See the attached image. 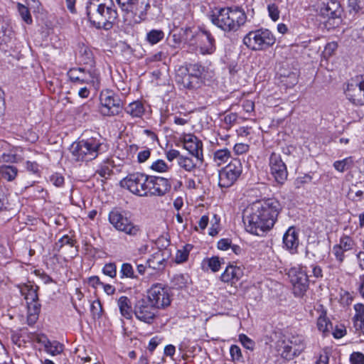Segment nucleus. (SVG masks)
<instances>
[{
    "mask_svg": "<svg viewBox=\"0 0 364 364\" xmlns=\"http://www.w3.org/2000/svg\"><path fill=\"white\" fill-rule=\"evenodd\" d=\"M249 149V146L243 143L236 144L234 146L233 150L237 155L242 154L247 152Z\"/></svg>",
    "mask_w": 364,
    "mask_h": 364,
    "instance_id": "e2e57ef3",
    "label": "nucleus"
},
{
    "mask_svg": "<svg viewBox=\"0 0 364 364\" xmlns=\"http://www.w3.org/2000/svg\"><path fill=\"white\" fill-rule=\"evenodd\" d=\"M18 10L19 14L21 15L22 19L28 24H31L33 22L31 15L28 9L24 5L18 3Z\"/></svg>",
    "mask_w": 364,
    "mask_h": 364,
    "instance_id": "de8ad7c7",
    "label": "nucleus"
},
{
    "mask_svg": "<svg viewBox=\"0 0 364 364\" xmlns=\"http://www.w3.org/2000/svg\"><path fill=\"white\" fill-rule=\"evenodd\" d=\"M203 34L205 36L208 43H210V46H204L201 47V52L203 54H212L215 52V40L214 37L212 36L210 31H203Z\"/></svg>",
    "mask_w": 364,
    "mask_h": 364,
    "instance_id": "72a5a7b5",
    "label": "nucleus"
},
{
    "mask_svg": "<svg viewBox=\"0 0 364 364\" xmlns=\"http://www.w3.org/2000/svg\"><path fill=\"white\" fill-rule=\"evenodd\" d=\"M269 16L273 21H277L279 18L280 11L279 6L276 2L270 3L267 5Z\"/></svg>",
    "mask_w": 364,
    "mask_h": 364,
    "instance_id": "49530a36",
    "label": "nucleus"
},
{
    "mask_svg": "<svg viewBox=\"0 0 364 364\" xmlns=\"http://www.w3.org/2000/svg\"><path fill=\"white\" fill-rule=\"evenodd\" d=\"M282 205L276 198L258 200L252 203L247 210L244 218L247 232L263 236L274 225Z\"/></svg>",
    "mask_w": 364,
    "mask_h": 364,
    "instance_id": "f257e3e1",
    "label": "nucleus"
},
{
    "mask_svg": "<svg viewBox=\"0 0 364 364\" xmlns=\"http://www.w3.org/2000/svg\"><path fill=\"white\" fill-rule=\"evenodd\" d=\"M121 277L136 278L134 275L132 266L129 263H124L120 270Z\"/></svg>",
    "mask_w": 364,
    "mask_h": 364,
    "instance_id": "3c124183",
    "label": "nucleus"
},
{
    "mask_svg": "<svg viewBox=\"0 0 364 364\" xmlns=\"http://www.w3.org/2000/svg\"><path fill=\"white\" fill-rule=\"evenodd\" d=\"M269 167L272 175L279 184H283L287 178L288 173L286 164L283 162L281 156L274 152L269 156Z\"/></svg>",
    "mask_w": 364,
    "mask_h": 364,
    "instance_id": "2eb2a0df",
    "label": "nucleus"
},
{
    "mask_svg": "<svg viewBox=\"0 0 364 364\" xmlns=\"http://www.w3.org/2000/svg\"><path fill=\"white\" fill-rule=\"evenodd\" d=\"M355 314L353 318V328L356 332L361 333L364 326V305L357 304L354 306Z\"/></svg>",
    "mask_w": 364,
    "mask_h": 364,
    "instance_id": "b1692460",
    "label": "nucleus"
},
{
    "mask_svg": "<svg viewBox=\"0 0 364 364\" xmlns=\"http://www.w3.org/2000/svg\"><path fill=\"white\" fill-rule=\"evenodd\" d=\"M38 286H33L30 284H25L21 289V293L24 296L26 302H38Z\"/></svg>",
    "mask_w": 364,
    "mask_h": 364,
    "instance_id": "cd10ccee",
    "label": "nucleus"
},
{
    "mask_svg": "<svg viewBox=\"0 0 364 364\" xmlns=\"http://www.w3.org/2000/svg\"><path fill=\"white\" fill-rule=\"evenodd\" d=\"M27 323L33 326L37 321L41 312V305L38 302H28Z\"/></svg>",
    "mask_w": 364,
    "mask_h": 364,
    "instance_id": "a878e982",
    "label": "nucleus"
},
{
    "mask_svg": "<svg viewBox=\"0 0 364 364\" xmlns=\"http://www.w3.org/2000/svg\"><path fill=\"white\" fill-rule=\"evenodd\" d=\"M203 264L208 265L212 272H216L219 271L221 266V260L218 257H212L210 258H206L203 260Z\"/></svg>",
    "mask_w": 364,
    "mask_h": 364,
    "instance_id": "37998d69",
    "label": "nucleus"
},
{
    "mask_svg": "<svg viewBox=\"0 0 364 364\" xmlns=\"http://www.w3.org/2000/svg\"><path fill=\"white\" fill-rule=\"evenodd\" d=\"M90 311L94 317L100 318L102 316L103 309L100 300H95L92 303Z\"/></svg>",
    "mask_w": 364,
    "mask_h": 364,
    "instance_id": "6e6d98bb",
    "label": "nucleus"
},
{
    "mask_svg": "<svg viewBox=\"0 0 364 364\" xmlns=\"http://www.w3.org/2000/svg\"><path fill=\"white\" fill-rule=\"evenodd\" d=\"M100 112L105 117L118 115L123 110V102L119 96L111 90H104L100 95Z\"/></svg>",
    "mask_w": 364,
    "mask_h": 364,
    "instance_id": "423d86ee",
    "label": "nucleus"
},
{
    "mask_svg": "<svg viewBox=\"0 0 364 364\" xmlns=\"http://www.w3.org/2000/svg\"><path fill=\"white\" fill-rule=\"evenodd\" d=\"M124 111L132 117H141L145 112L144 104L141 101H134L124 108Z\"/></svg>",
    "mask_w": 364,
    "mask_h": 364,
    "instance_id": "bb28decb",
    "label": "nucleus"
},
{
    "mask_svg": "<svg viewBox=\"0 0 364 364\" xmlns=\"http://www.w3.org/2000/svg\"><path fill=\"white\" fill-rule=\"evenodd\" d=\"M230 353L232 361H242L243 359L241 349L236 345L231 346L230 348Z\"/></svg>",
    "mask_w": 364,
    "mask_h": 364,
    "instance_id": "5fc2aeb1",
    "label": "nucleus"
},
{
    "mask_svg": "<svg viewBox=\"0 0 364 364\" xmlns=\"http://www.w3.org/2000/svg\"><path fill=\"white\" fill-rule=\"evenodd\" d=\"M193 246L191 245H186L183 246L182 250H178L176 252V263H183L187 260L189 252L192 249Z\"/></svg>",
    "mask_w": 364,
    "mask_h": 364,
    "instance_id": "a19ab883",
    "label": "nucleus"
},
{
    "mask_svg": "<svg viewBox=\"0 0 364 364\" xmlns=\"http://www.w3.org/2000/svg\"><path fill=\"white\" fill-rule=\"evenodd\" d=\"M189 33L192 34L191 28L187 27L186 28L175 29L170 33L175 45L180 44L183 41H186L188 38ZM193 36V35H191Z\"/></svg>",
    "mask_w": 364,
    "mask_h": 364,
    "instance_id": "c85d7f7f",
    "label": "nucleus"
},
{
    "mask_svg": "<svg viewBox=\"0 0 364 364\" xmlns=\"http://www.w3.org/2000/svg\"><path fill=\"white\" fill-rule=\"evenodd\" d=\"M149 188V196H164L171 188V183L168 178L149 176L147 183Z\"/></svg>",
    "mask_w": 364,
    "mask_h": 364,
    "instance_id": "4468645a",
    "label": "nucleus"
},
{
    "mask_svg": "<svg viewBox=\"0 0 364 364\" xmlns=\"http://www.w3.org/2000/svg\"><path fill=\"white\" fill-rule=\"evenodd\" d=\"M183 147L198 161L203 162V143L193 134H186L183 138Z\"/></svg>",
    "mask_w": 364,
    "mask_h": 364,
    "instance_id": "a211bd4d",
    "label": "nucleus"
},
{
    "mask_svg": "<svg viewBox=\"0 0 364 364\" xmlns=\"http://www.w3.org/2000/svg\"><path fill=\"white\" fill-rule=\"evenodd\" d=\"M150 168L156 172L164 173L168 171L169 167L164 160L158 159L152 163V164L150 166Z\"/></svg>",
    "mask_w": 364,
    "mask_h": 364,
    "instance_id": "09e8293b",
    "label": "nucleus"
},
{
    "mask_svg": "<svg viewBox=\"0 0 364 364\" xmlns=\"http://www.w3.org/2000/svg\"><path fill=\"white\" fill-rule=\"evenodd\" d=\"M364 90V81H359L354 82L353 81L348 84L346 90V97L355 105H363V96L364 95L362 92Z\"/></svg>",
    "mask_w": 364,
    "mask_h": 364,
    "instance_id": "aec40b11",
    "label": "nucleus"
},
{
    "mask_svg": "<svg viewBox=\"0 0 364 364\" xmlns=\"http://www.w3.org/2000/svg\"><path fill=\"white\" fill-rule=\"evenodd\" d=\"M230 157V151L228 149L218 150L214 154V160L218 164L225 163Z\"/></svg>",
    "mask_w": 364,
    "mask_h": 364,
    "instance_id": "79ce46f5",
    "label": "nucleus"
},
{
    "mask_svg": "<svg viewBox=\"0 0 364 364\" xmlns=\"http://www.w3.org/2000/svg\"><path fill=\"white\" fill-rule=\"evenodd\" d=\"M189 281L188 274H176L171 279L172 287L174 289H183L186 287Z\"/></svg>",
    "mask_w": 364,
    "mask_h": 364,
    "instance_id": "f704fd0d",
    "label": "nucleus"
},
{
    "mask_svg": "<svg viewBox=\"0 0 364 364\" xmlns=\"http://www.w3.org/2000/svg\"><path fill=\"white\" fill-rule=\"evenodd\" d=\"M164 38V33L162 30L152 29L146 33V39L151 45L161 41Z\"/></svg>",
    "mask_w": 364,
    "mask_h": 364,
    "instance_id": "c9c22d12",
    "label": "nucleus"
},
{
    "mask_svg": "<svg viewBox=\"0 0 364 364\" xmlns=\"http://www.w3.org/2000/svg\"><path fill=\"white\" fill-rule=\"evenodd\" d=\"M18 169L13 166L3 165L0 166V174L4 179L11 181L15 179L17 176Z\"/></svg>",
    "mask_w": 364,
    "mask_h": 364,
    "instance_id": "473e14b6",
    "label": "nucleus"
},
{
    "mask_svg": "<svg viewBox=\"0 0 364 364\" xmlns=\"http://www.w3.org/2000/svg\"><path fill=\"white\" fill-rule=\"evenodd\" d=\"M193 79V75H190V73L188 72L186 67L180 68L176 75V83L188 90L199 88L198 85L196 83V80Z\"/></svg>",
    "mask_w": 364,
    "mask_h": 364,
    "instance_id": "412c9836",
    "label": "nucleus"
},
{
    "mask_svg": "<svg viewBox=\"0 0 364 364\" xmlns=\"http://www.w3.org/2000/svg\"><path fill=\"white\" fill-rule=\"evenodd\" d=\"M282 241L284 248L291 254L297 253L299 245V230L294 226L289 227L284 234Z\"/></svg>",
    "mask_w": 364,
    "mask_h": 364,
    "instance_id": "6ab92c4d",
    "label": "nucleus"
},
{
    "mask_svg": "<svg viewBox=\"0 0 364 364\" xmlns=\"http://www.w3.org/2000/svg\"><path fill=\"white\" fill-rule=\"evenodd\" d=\"M318 12L323 18L331 21L341 18L343 10L338 0H321Z\"/></svg>",
    "mask_w": 364,
    "mask_h": 364,
    "instance_id": "ddd939ff",
    "label": "nucleus"
},
{
    "mask_svg": "<svg viewBox=\"0 0 364 364\" xmlns=\"http://www.w3.org/2000/svg\"><path fill=\"white\" fill-rule=\"evenodd\" d=\"M243 276V271L240 267L229 265L220 276V279L225 283H235Z\"/></svg>",
    "mask_w": 364,
    "mask_h": 364,
    "instance_id": "4be33fe9",
    "label": "nucleus"
},
{
    "mask_svg": "<svg viewBox=\"0 0 364 364\" xmlns=\"http://www.w3.org/2000/svg\"><path fill=\"white\" fill-rule=\"evenodd\" d=\"M108 219L109 223L119 231L132 236H135L139 232V227L134 225L117 208L109 212Z\"/></svg>",
    "mask_w": 364,
    "mask_h": 364,
    "instance_id": "9b49d317",
    "label": "nucleus"
},
{
    "mask_svg": "<svg viewBox=\"0 0 364 364\" xmlns=\"http://www.w3.org/2000/svg\"><path fill=\"white\" fill-rule=\"evenodd\" d=\"M79 58L85 65L92 66L94 57L92 50L85 45H79Z\"/></svg>",
    "mask_w": 364,
    "mask_h": 364,
    "instance_id": "c756f323",
    "label": "nucleus"
},
{
    "mask_svg": "<svg viewBox=\"0 0 364 364\" xmlns=\"http://www.w3.org/2000/svg\"><path fill=\"white\" fill-rule=\"evenodd\" d=\"M86 14L90 22L97 28L109 30L117 18L118 14L114 6L98 1H89L86 6Z\"/></svg>",
    "mask_w": 364,
    "mask_h": 364,
    "instance_id": "20e7f679",
    "label": "nucleus"
},
{
    "mask_svg": "<svg viewBox=\"0 0 364 364\" xmlns=\"http://www.w3.org/2000/svg\"><path fill=\"white\" fill-rule=\"evenodd\" d=\"M114 167L113 161L107 159L104 161L99 169L97 170V173L102 178H107L113 173L112 168Z\"/></svg>",
    "mask_w": 364,
    "mask_h": 364,
    "instance_id": "2f4dec72",
    "label": "nucleus"
},
{
    "mask_svg": "<svg viewBox=\"0 0 364 364\" xmlns=\"http://www.w3.org/2000/svg\"><path fill=\"white\" fill-rule=\"evenodd\" d=\"M294 349H301V353L304 351L305 346L301 336H292L287 341Z\"/></svg>",
    "mask_w": 364,
    "mask_h": 364,
    "instance_id": "a18cd8bd",
    "label": "nucleus"
},
{
    "mask_svg": "<svg viewBox=\"0 0 364 364\" xmlns=\"http://www.w3.org/2000/svg\"><path fill=\"white\" fill-rule=\"evenodd\" d=\"M239 340L245 348L251 350H252L254 349L255 342L252 340H251L250 338H248L246 335H245V334L240 335Z\"/></svg>",
    "mask_w": 364,
    "mask_h": 364,
    "instance_id": "13d9d810",
    "label": "nucleus"
},
{
    "mask_svg": "<svg viewBox=\"0 0 364 364\" xmlns=\"http://www.w3.org/2000/svg\"><path fill=\"white\" fill-rule=\"evenodd\" d=\"M276 41L273 33L268 29L260 28L250 31L243 38V43L251 50H264Z\"/></svg>",
    "mask_w": 364,
    "mask_h": 364,
    "instance_id": "39448f33",
    "label": "nucleus"
},
{
    "mask_svg": "<svg viewBox=\"0 0 364 364\" xmlns=\"http://www.w3.org/2000/svg\"><path fill=\"white\" fill-rule=\"evenodd\" d=\"M231 246V241L229 239H221L218 242V247L221 250H227Z\"/></svg>",
    "mask_w": 364,
    "mask_h": 364,
    "instance_id": "338daca9",
    "label": "nucleus"
},
{
    "mask_svg": "<svg viewBox=\"0 0 364 364\" xmlns=\"http://www.w3.org/2000/svg\"><path fill=\"white\" fill-rule=\"evenodd\" d=\"M117 306L119 307L121 315L127 319L132 317L134 310L132 307L130 299L125 296H122L117 300Z\"/></svg>",
    "mask_w": 364,
    "mask_h": 364,
    "instance_id": "393cba45",
    "label": "nucleus"
},
{
    "mask_svg": "<svg viewBox=\"0 0 364 364\" xmlns=\"http://www.w3.org/2000/svg\"><path fill=\"white\" fill-rule=\"evenodd\" d=\"M328 325H331L326 316V313L322 314L318 318L317 326L320 331L325 333L328 331Z\"/></svg>",
    "mask_w": 364,
    "mask_h": 364,
    "instance_id": "8fccbe9b",
    "label": "nucleus"
},
{
    "mask_svg": "<svg viewBox=\"0 0 364 364\" xmlns=\"http://www.w3.org/2000/svg\"><path fill=\"white\" fill-rule=\"evenodd\" d=\"M134 314L139 321L151 324L157 316L158 309L147 298H142L135 303Z\"/></svg>",
    "mask_w": 364,
    "mask_h": 364,
    "instance_id": "f8f14e48",
    "label": "nucleus"
},
{
    "mask_svg": "<svg viewBox=\"0 0 364 364\" xmlns=\"http://www.w3.org/2000/svg\"><path fill=\"white\" fill-rule=\"evenodd\" d=\"M50 182L56 187H61L64 184V177L59 173H54L50 177Z\"/></svg>",
    "mask_w": 364,
    "mask_h": 364,
    "instance_id": "052dcab7",
    "label": "nucleus"
},
{
    "mask_svg": "<svg viewBox=\"0 0 364 364\" xmlns=\"http://www.w3.org/2000/svg\"><path fill=\"white\" fill-rule=\"evenodd\" d=\"M102 272L104 274L109 276L111 278H114L117 276V266L114 262L106 264L103 269Z\"/></svg>",
    "mask_w": 364,
    "mask_h": 364,
    "instance_id": "864d4df0",
    "label": "nucleus"
},
{
    "mask_svg": "<svg viewBox=\"0 0 364 364\" xmlns=\"http://www.w3.org/2000/svg\"><path fill=\"white\" fill-rule=\"evenodd\" d=\"M151 155V151L149 149H146L141 151H139L137 156L138 161L139 163H143L146 161Z\"/></svg>",
    "mask_w": 364,
    "mask_h": 364,
    "instance_id": "774afa93",
    "label": "nucleus"
},
{
    "mask_svg": "<svg viewBox=\"0 0 364 364\" xmlns=\"http://www.w3.org/2000/svg\"><path fill=\"white\" fill-rule=\"evenodd\" d=\"M14 37V31L10 23L4 19H0V46H9Z\"/></svg>",
    "mask_w": 364,
    "mask_h": 364,
    "instance_id": "5701e85b",
    "label": "nucleus"
},
{
    "mask_svg": "<svg viewBox=\"0 0 364 364\" xmlns=\"http://www.w3.org/2000/svg\"><path fill=\"white\" fill-rule=\"evenodd\" d=\"M213 24L225 32H235L247 21L245 11L239 6L215 7L208 14Z\"/></svg>",
    "mask_w": 364,
    "mask_h": 364,
    "instance_id": "f03ea898",
    "label": "nucleus"
},
{
    "mask_svg": "<svg viewBox=\"0 0 364 364\" xmlns=\"http://www.w3.org/2000/svg\"><path fill=\"white\" fill-rule=\"evenodd\" d=\"M350 364H364V355L360 352H353L350 356Z\"/></svg>",
    "mask_w": 364,
    "mask_h": 364,
    "instance_id": "bf43d9fd",
    "label": "nucleus"
},
{
    "mask_svg": "<svg viewBox=\"0 0 364 364\" xmlns=\"http://www.w3.org/2000/svg\"><path fill=\"white\" fill-rule=\"evenodd\" d=\"M288 276L293 286V293L296 297H301L309 289V276L301 267H291Z\"/></svg>",
    "mask_w": 364,
    "mask_h": 364,
    "instance_id": "9d476101",
    "label": "nucleus"
},
{
    "mask_svg": "<svg viewBox=\"0 0 364 364\" xmlns=\"http://www.w3.org/2000/svg\"><path fill=\"white\" fill-rule=\"evenodd\" d=\"M352 162V160L350 158H346L341 161H336L333 164V167L340 172H343L345 170L348 169L350 164Z\"/></svg>",
    "mask_w": 364,
    "mask_h": 364,
    "instance_id": "603ef678",
    "label": "nucleus"
},
{
    "mask_svg": "<svg viewBox=\"0 0 364 364\" xmlns=\"http://www.w3.org/2000/svg\"><path fill=\"white\" fill-rule=\"evenodd\" d=\"M149 175L140 172L128 174L120 181V186L140 197L149 196L148 181Z\"/></svg>",
    "mask_w": 364,
    "mask_h": 364,
    "instance_id": "0eeeda50",
    "label": "nucleus"
},
{
    "mask_svg": "<svg viewBox=\"0 0 364 364\" xmlns=\"http://www.w3.org/2000/svg\"><path fill=\"white\" fill-rule=\"evenodd\" d=\"M146 298L158 309H165L171 302L170 289L159 283L151 286L147 292Z\"/></svg>",
    "mask_w": 364,
    "mask_h": 364,
    "instance_id": "1a4fd4ad",
    "label": "nucleus"
},
{
    "mask_svg": "<svg viewBox=\"0 0 364 364\" xmlns=\"http://www.w3.org/2000/svg\"><path fill=\"white\" fill-rule=\"evenodd\" d=\"M353 244V242L351 238L348 236H345L341 238L340 243L337 245L341 247V248L346 252L352 248Z\"/></svg>",
    "mask_w": 364,
    "mask_h": 364,
    "instance_id": "4d7b16f0",
    "label": "nucleus"
},
{
    "mask_svg": "<svg viewBox=\"0 0 364 364\" xmlns=\"http://www.w3.org/2000/svg\"><path fill=\"white\" fill-rule=\"evenodd\" d=\"M358 0H348V7L350 8V13L353 11L355 14H357L361 9Z\"/></svg>",
    "mask_w": 364,
    "mask_h": 364,
    "instance_id": "69168bd1",
    "label": "nucleus"
},
{
    "mask_svg": "<svg viewBox=\"0 0 364 364\" xmlns=\"http://www.w3.org/2000/svg\"><path fill=\"white\" fill-rule=\"evenodd\" d=\"M119 7L126 13L133 12L135 6L138 4L139 0H116Z\"/></svg>",
    "mask_w": 364,
    "mask_h": 364,
    "instance_id": "ea45409f",
    "label": "nucleus"
},
{
    "mask_svg": "<svg viewBox=\"0 0 364 364\" xmlns=\"http://www.w3.org/2000/svg\"><path fill=\"white\" fill-rule=\"evenodd\" d=\"M281 82L287 87H291L297 83V75L294 72H288V75L284 73H279Z\"/></svg>",
    "mask_w": 364,
    "mask_h": 364,
    "instance_id": "4c0bfd02",
    "label": "nucleus"
},
{
    "mask_svg": "<svg viewBox=\"0 0 364 364\" xmlns=\"http://www.w3.org/2000/svg\"><path fill=\"white\" fill-rule=\"evenodd\" d=\"M165 262V259H160L159 254H156L152 258L146 260L148 268L158 270L162 269L164 267Z\"/></svg>",
    "mask_w": 364,
    "mask_h": 364,
    "instance_id": "e433bc0d",
    "label": "nucleus"
},
{
    "mask_svg": "<svg viewBox=\"0 0 364 364\" xmlns=\"http://www.w3.org/2000/svg\"><path fill=\"white\" fill-rule=\"evenodd\" d=\"M344 252L345 251L341 248V247L336 245L333 247V253L335 255L337 260L340 262H342L344 259Z\"/></svg>",
    "mask_w": 364,
    "mask_h": 364,
    "instance_id": "680f3d73",
    "label": "nucleus"
},
{
    "mask_svg": "<svg viewBox=\"0 0 364 364\" xmlns=\"http://www.w3.org/2000/svg\"><path fill=\"white\" fill-rule=\"evenodd\" d=\"M64 349V346L58 341H52L50 344L45 350L51 355H58L60 354Z\"/></svg>",
    "mask_w": 364,
    "mask_h": 364,
    "instance_id": "58836bf2",
    "label": "nucleus"
},
{
    "mask_svg": "<svg viewBox=\"0 0 364 364\" xmlns=\"http://www.w3.org/2000/svg\"><path fill=\"white\" fill-rule=\"evenodd\" d=\"M282 351L281 356L287 360H293L301 354V349H294L286 341H282Z\"/></svg>",
    "mask_w": 364,
    "mask_h": 364,
    "instance_id": "7c9ffc66",
    "label": "nucleus"
},
{
    "mask_svg": "<svg viewBox=\"0 0 364 364\" xmlns=\"http://www.w3.org/2000/svg\"><path fill=\"white\" fill-rule=\"evenodd\" d=\"M74 242L75 241L73 240H72L68 235H66L58 240V243H56V245L60 244L59 248H61L65 245H69L70 246L73 247L74 246Z\"/></svg>",
    "mask_w": 364,
    "mask_h": 364,
    "instance_id": "0e129e2a",
    "label": "nucleus"
},
{
    "mask_svg": "<svg viewBox=\"0 0 364 364\" xmlns=\"http://www.w3.org/2000/svg\"><path fill=\"white\" fill-rule=\"evenodd\" d=\"M108 150V145L102 139L91 137L73 142L70 151L77 161H90Z\"/></svg>",
    "mask_w": 364,
    "mask_h": 364,
    "instance_id": "7ed1b4c3",
    "label": "nucleus"
},
{
    "mask_svg": "<svg viewBox=\"0 0 364 364\" xmlns=\"http://www.w3.org/2000/svg\"><path fill=\"white\" fill-rule=\"evenodd\" d=\"M178 164L187 171H193L196 166V164L191 158L183 156L179 157Z\"/></svg>",
    "mask_w": 364,
    "mask_h": 364,
    "instance_id": "c03bdc74",
    "label": "nucleus"
},
{
    "mask_svg": "<svg viewBox=\"0 0 364 364\" xmlns=\"http://www.w3.org/2000/svg\"><path fill=\"white\" fill-rule=\"evenodd\" d=\"M67 75L75 85L95 83V79L98 82V77L95 73L82 68H73L68 70Z\"/></svg>",
    "mask_w": 364,
    "mask_h": 364,
    "instance_id": "dca6fc26",
    "label": "nucleus"
},
{
    "mask_svg": "<svg viewBox=\"0 0 364 364\" xmlns=\"http://www.w3.org/2000/svg\"><path fill=\"white\" fill-rule=\"evenodd\" d=\"M242 171V164L238 159H233L228 165L219 171V186L221 188L232 186Z\"/></svg>",
    "mask_w": 364,
    "mask_h": 364,
    "instance_id": "6e6552de",
    "label": "nucleus"
},
{
    "mask_svg": "<svg viewBox=\"0 0 364 364\" xmlns=\"http://www.w3.org/2000/svg\"><path fill=\"white\" fill-rule=\"evenodd\" d=\"M186 68L190 75H193V80H196V83L198 85V87L205 85V81L213 78L214 75L213 70L199 63H189Z\"/></svg>",
    "mask_w": 364,
    "mask_h": 364,
    "instance_id": "f3484780",
    "label": "nucleus"
}]
</instances>
